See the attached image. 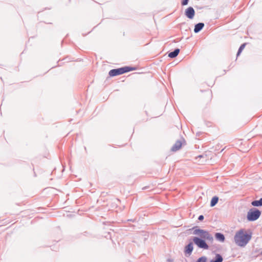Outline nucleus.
I'll return each mask as SVG.
<instances>
[{
	"mask_svg": "<svg viewBox=\"0 0 262 262\" xmlns=\"http://www.w3.org/2000/svg\"><path fill=\"white\" fill-rule=\"evenodd\" d=\"M193 234L197 235L199 236H195L192 238V241L197 247L201 249H208L209 246L207 244L206 240L210 242H213V237L209 232L203 229L198 228V227H194L192 228Z\"/></svg>",
	"mask_w": 262,
	"mask_h": 262,
	"instance_id": "nucleus-1",
	"label": "nucleus"
},
{
	"mask_svg": "<svg viewBox=\"0 0 262 262\" xmlns=\"http://www.w3.org/2000/svg\"><path fill=\"white\" fill-rule=\"evenodd\" d=\"M251 238V233H245L244 229L238 231L234 235L235 243L240 247H245Z\"/></svg>",
	"mask_w": 262,
	"mask_h": 262,
	"instance_id": "nucleus-2",
	"label": "nucleus"
},
{
	"mask_svg": "<svg viewBox=\"0 0 262 262\" xmlns=\"http://www.w3.org/2000/svg\"><path fill=\"white\" fill-rule=\"evenodd\" d=\"M261 211L256 208L250 209L247 213L248 221L252 222L257 220L261 215Z\"/></svg>",
	"mask_w": 262,
	"mask_h": 262,
	"instance_id": "nucleus-3",
	"label": "nucleus"
},
{
	"mask_svg": "<svg viewBox=\"0 0 262 262\" xmlns=\"http://www.w3.org/2000/svg\"><path fill=\"white\" fill-rule=\"evenodd\" d=\"M186 141L183 138H181L180 140H177L174 145L171 148V150L176 151L179 150L183 145L185 144Z\"/></svg>",
	"mask_w": 262,
	"mask_h": 262,
	"instance_id": "nucleus-4",
	"label": "nucleus"
},
{
	"mask_svg": "<svg viewBox=\"0 0 262 262\" xmlns=\"http://www.w3.org/2000/svg\"><path fill=\"white\" fill-rule=\"evenodd\" d=\"M193 242H190L188 244L185 246L184 248V253L186 256H190L193 251Z\"/></svg>",
	"mask_w": 262,
	"mask_h": 262,
	"instance_id": "nucleus-5",
	"label": "nucleus"
},
{
	"mask_svg": "<svg viewBox=\"0 0 262 262\" xmlns=\"http://www.w3.org/2000/svg\"><path fill=\"white\" fill-rule=\"evenodd\" d=\"M185 15L186 16L191 19L193 18L195 15V11L192 7H189L185 10Z\"/></svg>",
	"mask_w": 262,
	"mask_h": 262,
	"instance_id": "nucleus-6",
	"label": "nucleus"
},
{
	"mask_svg": "<svg viewBox=\"0 0 262 262\" xmlns=\"http://www.w3.org/2000/svg\"><path fill=\"white\" fill-rule=\"evenodd\" d=\"M122 68L112 69L110 71L108 74L111 77H114L116 76L123 74Z\"/></svg>",
	"mask_w": 262,
	"mask_h": 262,
	"instance_id": "nucleus-7",
	"label": "nucleus"
},
{
	"mask_svg": "<svg viewBox=\"0 0 262 262\" xmlns=\"http://www.w3.org/2000/svg\"><path fill=\"white\" fill-rule=\"evenodd\" d=\"M204 27V24L203 23H199L196 24L194 26V32L195 33L200 32Z\"/></svg>",
	"mask_w": 262,
	"mask_h": 262,
	"instance_id": "nucleus-8",
	"label": "nucleus"
},
{
	"mask_svg": "<svg viewBox=\"0 0 262 262\" xmlns=\"http://www.w3.org/2000/svg\"><path fill=\"white\" fill-rule=\"evenodd\" d=\"M180 49L178 48L175 49L174 51L170 52L168 53V56L171 58H174L176 57L179 53H180Z\"/></svg>",
	"mask_w": 262,
	"mask_h": 262,
	"instance_id": "nucleus-9",
	"label": "nucleus"
},
{
	"mask_svg": "<svg viewBox=\"0 0 262 262\" xmlns=\"http://www.w3.org/2000/svg\"><path fill=\"white\" fill-rule=\"evenodd\" d=\"M214 236L215 239L217 241H220L221 242H224L225 241V237L223 233L217 232L215 234Z\"/></svg>",
	"mask_w": 262,
	"mask_h": 262,
	"instance_id": "nucleus-10",
	"label": "nucleus"
},
{
	"mask_svg": "<svg viewBox=\"0 0 262 262\" xmlns=\"http://www.w3.org/2000/svg\"><path fill=\"white\" fill-rule=\"evenodd\" d=\"M223 258L222 256L220 254H216L215 257L211 259L210 262H222Z\"/></svg>",
	"mask_w": 262,
	"mask_h": 262,
	"instance_id": "nucleus-11",
	"label": "nucleus"
},
{
	"mask_svg": "<svg viewBox=\"0 0 262 262\" xmlns=\"http://www.w3.org/2000/svg\"><path fill=\"white\" fill-rule=\"evenodd\" d=\"M122 69L123 73L124 74V73H125L127 72H129L130 71L135 70L136 69V68L126 66V67H122Z\"/></svg>",
	"mask_w": 262,
	"mask_h": 262,
	"instance_id": "nucleus-12",
	"label": "nucleus"
},
{
	"mask_svg": "<svg viewBox=\"0 0 262 262\" xmlns=\"http://www.w3.org/2000/svg\"><path fill=\"white\" fill-rule=\"evenodd\" d=\"M252 206L254 207L262 206V198L258 200H254L251 202Z\"/></svg>",
	"mask_w": 262,
	"mask_h": 262,
	"instance_id": "nucleus-13",
	"label": "nucleus"
},
{
	"mask_svg": "<svg viewBox=\"0 0 262 262\" xmlns=\"http://www.w3.org/2000/svg\"><path fill=\"white\" fill-rule=\"evenodd\" d=\"M219 201V198L217 196H213L210 202V206L213 207Z\"/></svg>",
	"mask_w": 262,
	"mask_h": 262,
	"instance_id": "nucleus-14",
	"label": "nucleus"
},
{
	"mask_svg": "<svg viewBox=\"0 0 262 262\" xmlns=\"http://www.w3.org/2000/svg\"><path fill=\"white\" fill-rule=\"evenodd\" d=\"M245 46H246V43H244L243 44H242L239 48L238 50V51H237V56H239V54H241V53L242 52V51L243 50V49L245 48Z\"/></svg>",
	"mask_w": 262,
	"mask_h": 262,
	"instance_id": "nucleus-15",
	"label": "nucleus"
},
{
	"mask_svg": "<svg viewBox=\"0 0 262 262\" xmlns=\"http://www.w3.org/2000/svg\"><path fill=\"white\" fill-rule=\"evenodd\" d=\"M207 257L206 256H202L199 258L195 262H206Z\"/></svg>",
	"mask_w": 262,
	"mask_h": 262,
	"instance_id": "nucleus-16",
	"label": "nucleus"
},
{
	"mask_svg": "<svg viewBox=\"0 0 262 262\" xmlns=\"http://www.w3.org/2000/svg\"><path fill=\"white\" fill-rule=\"evenodd\" d=\"M189 0H183L182 1V5L185 6L187 5L188 3Z\"/></svg>",
	"mask_w": 262,
	"mask_h": 262,
	"instance_id": "nucleus-17",
	"label": "nucleus"
},
{
	"mask_svg": "<svg viewBox=\"0 0 262 262\" xmlns=\"http://www.w3.org/2000/svg\"><path fill=\"white\" fill-rule=\"evenodd\" d=\"M204 217L203 215H199V217H198V220L200 221H202L204 220Z\"/></svg>",
	"mask_w": 262,
	"mask_h": 262,
	"instance_id": "nucleus-18",
	"label": "nucleus"
},
{
	"mask_svg": "<svg viewBox=\"0 0 262 262\" xmlns=\"http://www.w3.org/2000/svg\"><path fill=\"white\" fill-rule=\"evenodd\" d=\"M202 133L201 132H198L196 133V136L200 137L202 135Z\"/></svg>",
	"mask_w": 262,
	"mask_h": 262,
	"instance_id": "nucleus-19",
	"label": "nucleus"
},
{
	"mask_svg": "<svg viewBox=\"0 0 262 262\" xmlns=\"http://www.w3.org/2000/svg\"><path fill=\"white\" fill-rule=\"evenodd\" d=\"M167 262H173V259L171 258H168L167 259Z\"/></svg>",
	"mask_w": 262,
	"mask_h": 262,
	"instance_id": "nucleus-20",
	"label": "nucleus"
},
{
	"mask_svg": "<svg viewBox=\"0 0 262 262\" xmlns=\"http://www.w3.org/2000/svg\"><path fill=\"white\" fill-rule=\"evenodd\" d=\"M199 157V158H202V157H203V156H202V155H200V156H199V157Z\"/></svg>",
	"mask_w": 262,
	"mask_h": 262,
	"instance_id": "nucleus-21",
	"label": "nucleus"
},
{
	"mask_svg": "<svg viewBox=\"0 0 262 262\" xmlns=\"http://www.w3.org/2000/svg\"><path fill=\"white\" fill-rule=\"evenodd\" d=\"M260 254L262 255V250H261V252H260Z\"/></svg>",
	"mask_w": 262,
	"mask_h": 262,
	"instance_id": "nucleus-22",
	"label": "nucleus"
}]
</instances>
